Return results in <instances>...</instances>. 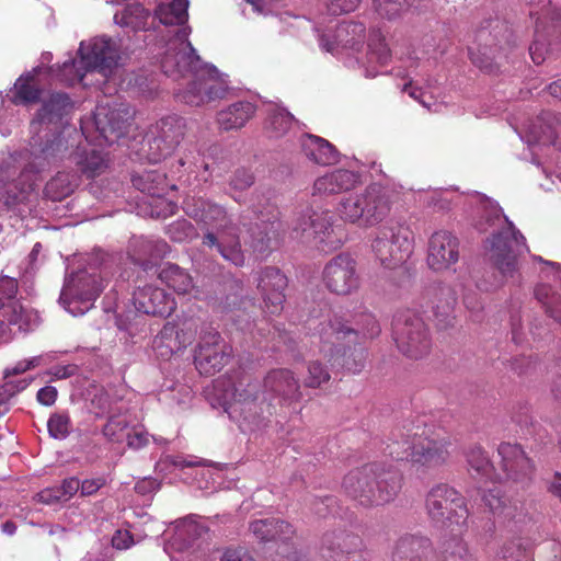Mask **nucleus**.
I'll use <instances>...</instances> for the list:
<instances>
[{
	"label": "nucleus",
	"mask_w": 561,
	"mask_h": 561,
	"mask_svg": "<svg viewBox=\"0 0 561 561\" xmlns=\"http://www.w3.org/2000/svg\"><path fill=\"white\" fill-rule=\"evenodd\" d=\"M71 108L66 93H51L31 123L30 149L11 153L3 160L0 167L1 198L8 210L19 216L30 211L28 204L39 172L65 157L67 141L49 126L61 123Z\"/></svg>",
	"instance_id": "obj_1"
},
{
	"label": "nucleus",
	"mask_w": 561,
	"mask_h": 561,
	"mask_svg": "<svg viewBox=\"0 0 561 561\" xmlns=\"http://www.w3.org/2000/svg\"><path fill=\"white\" fill-rule=\"evenodd\" d=\"M462 201L474 208L478 216L473 224L476 229L480 232L491 230L488 251L493 265L503 277H513L518 270V256L528 251L525 237L503 214L499 204L485 195L473 192L463 196L450 188L437 192V205L442 209L459 205Z\"/></svg>",
	"instance_id": "obj_2"
},
{
	"label": "nucleus",
	"mask_w": 561,
	"mask_h": 561,
	"mask_svg": "<svg viewBox=\"0 0 561 561\" xmlns=\"http://www.w3.org/2000/svg\"><path fill=\"white\" fill-rule=\"evenodd\" d=\"M190 31L180 30L169 41L161 57L162 71L175 80L191 78L187 87L178 93L184 103L201 106L224 99L228 92L226 76L210 64L204 62L188 41Z\"/></svg>",
	"instance_id": "obj_3"
},
{
	"label": "nucleus",
	"mask_w": 561,
	"mask_h": 561,
	"mask_svg": "<svg viewBox=\"0 0 561 561\" xmlns=\"http://www.w3.org/2000/svg\"><path fill=\"white\" fill-rule=\"evenodd\" d=\"M309 329L318 335L321 343V352L332 366H341L346 370L359 373L366 360V352L362 347H342V341L358 343L359 339H374L380 333V327L371 313H363L356 321V328L347 327L342 317L334 314L317 323L314 319L308 320Z\"/></svg>",
	"instance_id": "obj_4"
},
{
	"label": "nucleus",
	"mask_w": 561,
	"mask_h": 561,
	"mask_svg": "<svg viewBox=\"0 0 561 561\" xmlns=\"http://www.w3.org/2000/svg\"><path fill=\"white\" fill-rule=\"evenodd\" d=\"M185 213L208 230L203 244L216 249L220 255L236 266L244 264L238 227L232 222L225 207L204 198H192L184 203Z\"/></svg>",
	"instance_id": "obj_5"
},
{
	"label": "nucleus",
	"mask_w": 561,
	"mask_h": 561,
	"mask_svg": "<svg viewBox=\"0 0 561 561\" xmlns=\"http://www.w3.org/2000/svg\"><path fill=\"white\" fill-rule=\"evenodd\" d=\"M402 486V477L393 467L371 462L350 471L343 480L345 493L364 507L392 502Z\"/></svg>",
	"instance_id": "obj_6"
},
{
	"label": "nucleus",
	"mask_w": 561,
	"mask_h": 561,
	"mask_svg": "<svg viewBox=\"0 0 561 561\" xmlns=\"http://www.w3.org/2000/svg\"><path fill=\"white\" fill-rule=\"evenodd\" d=\"M78 54L79 60L65 61L56 71H51V76L69 85L83 82L88 73L96 72L107 79L118 68L121 61L118 42L105 35L82 41Z\"/></svg>",
	"instance_id": "obj_7"
},
{
	"label": "nucleus",
	"mask_w": 561,
	"mask_h": 561,
	"mask_svg": "<svg viewBox=\"0 0 561 561\" xmlns=\"http://www.w3.org/2000/svg\"><path fill=\"white\" fill-rule=\"evenodd\" d=\"M257 387V383L252 382L248 376L227 387H225V381L216 382V389L220 392V404L230 420L237 423L244 433H252L261 428L266 419L262 402H259Z\"/></svg>",
	"instance_id": "obj_8"
},
{
	"label": "nucleus",
	"mask_w": 561,
	"mask_h": 561,
	"mask_svg": "<svg viewBox=\"0 0 561 561\" xmlns=\"http://www.w3.org/2000/svg\"><path fill=\"white\" fill-rule=\"evenodd\" d=\"M392 194L381 184L373 183L363 191L343 197L337 207L340 218L360 228L381 224L392 209Z\"/></svg>",
	"instance_id": "obj_9"
},
{
	"label": "nucleus",
	"mask_w": 561,
	"mask_h": 561,
	"mask_svg": "<svg viewBox=\"0 0 561 561\" xmlns=\"http://www.w3.org/2000/svg\"><path fill=\"white\" fill-rule=\"evenodd\" d=\"M18 291L16 278L0 276V345L12 341L18 332L34 331L41 323L38 312L16 298Z\"/></svg>",
	"instance_id": "obj_10"
},
{
	"label": "nucleus",
	"mask_w": 561,
	"mask_h": 561,
	"mask_svg": "<svg viewBox=\"0 0 561 561\" xmlns=\"http://www.w3.org/2000/svg\"><path fill=\"white\" fill-rule=\"evenodd\" d=\"M414 233L404 219H391L380 226L371 241V250L381 266L394 270L412 255Z\"/></svg>",
	"instance_id": "obj_11"
},
{
	"label": "nucleus",
	"mask_w": 561,
	"mask_h": 561,
	"mask_svg": "<svg viewBox=\"0 0 561 561\" xmlns=\"http://www.w3.org/2000/svg\"><path fill=\"white\" fill-rule=\"evenodd\" d=\"M425 512L435 526H463L468 518L465 497L445 483L435 484L425 495Z\"/></svg>",
	"instance_id": "obj_12"
},
{
	"label": "nucleus",
	"mask_w": 561,
	"mask_h": 561,
	"mask_svg": "<svg viewBox=\"0 0 561 561\" xmlns=\"http://www.w3.org/2000/svg\"><path fill=\"white\" fill-rule=\"evenodd\" d=\"M103 288L101 276L79 271L66 278L59 302L72 316H82L90 310Z\"/></svg>",
	"instance_id": "obj_13"
},
{
	"label": "nucleus",
	"mask_w": 561,
	"mask_h": 561,
	"mask_svg": "<svg viewBox=\"0 0 561 561\" xmlns=\"http://www.w3.org/2000/svg\"><path fill=\"white\" fill-rule=\"evenodd\" d=\"M392 336L399 351L410 358L416 359L430 352L427 328L423 319L412 310H403L394 316Z\"/></svg>",
	"instance_id": "obj_14"
},
{
	"label": "nucleus",
	"mask_w": 561,
	"mask_h": 561,
	"mask_svg": "<svg viewBox=\"0 0 561 561\" xmlns=\"http://www.w3.org/2000/svg\"><path fill=\"white\" fill-rule=\"evenodd\" d=\"M130 118L131 112L124 103L115 101L99 103L91 122L98 133L93 140L99 146L116 142L125 135Z\"/></svg>",
	"instance_id": "obj_15"
},
{
	"label": "nucleus",
	"mask_w": 561,
	"mask_h": 561,
	"mask_svg": "<svg viewBox=\"0 0 561 561\" xmlns=\"http://www.w3.org/2000/svg\"><path fill=\"white\" fill-rule=\"evenodd\" d=\"M319 46L332 55H339L344 49L358 51L364 44L365 26L360 22H343L316 26Z\"/></svg>",
	"instance_id": "obj_16"
},
{
	"label": "nucleus",
	"mask_w": 561,
	"mask_h": 561,
	"mask_svg": "<svg viewBox=\"0 0 561 561\" xmlns=\"http://www.w3.org/2000/svg\"><path fill=\"white\" fill-rule=\"evenodd\" d=\"M451 442L448 437H430L426 430L414 432V449L411 451V466L425 473L443 466L450 455Z\"/></svg>",
	"instance_id": "obj_17"
},
{
	"label": "nucleus",
	"mask_w": 561,
	"mask_h": 561,
	"mask_svg": "<svg viewBox=\"0 0 561 561\" xmlns=\"http://www.w3.org/2000/svg\"><path fill=\"white\" fill-rule=\"evenodd\" d=\"M184 119L178 115L162 117L151 130L152 139L148 140V160L157 163L171 154L184 135Z\"/></svg>",
	"instance_id": "obj_18"
},
{
	"label": "nucleus",
	"mask_w": 561,
	"mask_h": 561,
	"mask_svg": "<svg viewBox=\"0 0 561 561\" xmlns=\"http://www.w3.org/2000/svg\"><path fill=\"white\" fill-rule=\"evenodd\" d=\"M231 347L216 331L205 332L195 352V366L201 374L214 375L228 364Z\"/></svg>",
	"instance_id": "obj_19"
},
{
	"label": "nucleus",
	"mask_w": 561,
	"mask_h": 561,
	"mask_svg": "<svg viewBox=\"0 0 561 561\" xmlns=\"http://www.w3.org/2000/svg\"><path fill=\"white\" fill-rule=\"evenodd\" d=\"M327 288L336 295H350L359 287L356 262L348 254L333 257L323 270Z\"/></svg>",
	"instance_id": "obj_20"
},
{
	"label": "nucleus",
	"mask_w": 561,
	"mask_h": 561,
	"mask_svg": "<svg viewBox=\"0 0 561 561\" xmlns=\"http://www.w3.org/2000/svg\"><path fill=\"white\" fill-rule=\"evenodd\" d=\"M197 331L196 322L184 321L181 327L168 322L153 340L156 355L164 360L192 344Z\"/></svg>",
	"instance_id": "obj_21"
},
{
	"label": "nucleus",
	"mask_w": 561,
	"mask_h": 561,
	"mask_svg": "<svg viewBox=\"0 0 561 561\" xmlns=\"http://www.w3.org/2000/svg\"><path fill=\"white\" fill-rule=\"evenodd\" d=\"M251 211L256 217L255 229L259 230V233L256 236L254 228L250 229V245L254 251L264 253L271 239L270 230L274 228L275 222L278 220V210L270 197L255 194L251 201Z\"/></svg>",
	"instance_id": "obj_22"
},
{
	"label": "nucleus",
	"mask_w": 561,
	"mask_h": 561,
	"mask_svg": "<svg viewBox=\"0 0 561 561\" xmlns=\"http://www.w3.org/2000/svg\"><path fill=\"white\" fill-rule=\"evenodd\" d=\"M459 260V241L449 231L434 232L427 247L426 262L431 270L440 272L450 268Z\"/></svg>",
	"instance_id": "obj_23"
},
{
	"label": "nucleus",
	"mask_w": 561,
	"mask_h": 561,
	"mask_svg": "<svg viewBox=\"0 0 561 561\" xmlns=\"http://www.w3.org/2000/svg\"><path fill=\"white\" fill-rule=\"evenodd\" d=\"M501 466L507 481L524 488L533 477L534 465L517 444L502 443L497 448Z\"/></svg>",
	"instance_id": "obj_24"
},
{
	"label": "nucleus",
	"mask_w": 561,
	"mask_h": 561,
	"mask_svg": "<svg viewBox=\"0 0 561 561\" xmlns=\"http://www.w3.org/2000/svg\"><path fill=\"white\" fill-rule=\"evenodd\" d=\"M287 277L276 267H265L257 278V289L262 296L264 310L278 314L284 308Z\"/></svg>",
	"instance_id": "obj_25"
},
{
	"label": "nucleus",
	"mask_w": 561,
	"mask_h": 561,
	"mask_svg": "<svg viewBox=\"0 0 561 561\" xmlns=\"http://www.w3.org/2000/svg\"><path fill=\"white\" fill-rule=\"evenodd\" d=\"M358 536L344 531L325 534L322 538V556L327 561H364Z\"/></svg>",
	"instance_id": "obj_26"
},
{
	"label": "nucleus",
	"mask_w": 561,
	"mask_h": 561,
	"mask_svg": "<svg viewBox=\"0 0 561 561\" xmlns=\"http://www.w3.org/2000/svg\"><path fill=\"white\" fill-rule=\"evenodd\" d=\"M362 183L358 171L336 168L318 176L313 182V196H331L356 188Z\"/></svg>",
	"instance_id": "obj_27"
},
{
	"label": "nucleus",
	"mask_w": 561,
	"mask_h": 561,
	"mask_svg": "<svg viewBox=\"0 0 561 561\" xmlns=\"http://www.w3.org/2000/svg\"><path fill=\"white\" fill-rule=\"evenodd\" d=\"M133 301L138 311L151 316L169 317L175 309L173 297L152 285L138 287L134 291Z\"/></svg>",
	"instance_id": "obj_28"
},
{
	"label": "nucleus",
	"mask_w": 561,
	"mask_h": 561,
	"mask_svg": "<svg viewBox=\"0 0 561 561\" xmlns=\"http://www.w3.org/2000/svg\"><path fill=\"white\" fill-rule=\"evenodd\" d=\"M296 231L301 233H308L319 239L320 243L328 242L329 250L337 249L341 245L340 239H331L332 228V216L329 210L316 211L313 209H307L302 213L294 227Z\"/></svg>",
	"instance_id": "obj_29"
},
{
	"label": "nucleus",
	"mask_w": 561,
	"mask_h": 561,
	"mask_svg": "<svg viewBox=\"0 0 561 561\" xmlns=\"http://www.w3.org/2000/svg\"><path fill=\"white\" fill-rule=\"evenodd\" d=\"M264 400L278 399L280 403H290L300 398V387L295 374L285 368L271 370L264 379Z\"/></svg>",
	"instance_id": "obj_30"
},
{
	"label": "nucleus",
	"mask_w": 561,
	"mask_h": 561,
	"mask_svg": "<svg viewBox=\"0 0 561 561\" xmlns=\"http://www.w3.org/2000/svg\"><path fill=\"white\" fill-rule=\"evenodd\" d=\"M561 133V118L552 113H543L525 127L520 133V140L533 149L536 145L557 146L558 135Z\"/></svg>",
	"instance_id": "obj_31"
},
{
	"label": "nucleus",
	"mask_w": 561,
	"mask_h": 561,
	"mask_svg": "<svg viewBox=\"0 0 561 561\" xmlns=\"http://www.w3.org/2000/svg\"><path fill=\"white\" fill-rule=\"evenodd\" d=\"M392 561H437V556L430 538L404 535L394 546Z\"/></svg>",
	"instance_id": "obj_32"
},
{
	"label": "nucleus",
	"mask_w": 561,
	"mask_h": 561,
	"mask_svg": "<svg viewBox=\"0 0 561 561\" xmlns=\"http://www.w3.org/2000/svg\"><path fill=\"white\" fill-rule=\"evenodd\" d=\"M204 533H206V527L199 523V517L187 516L182 518L175 523L174 535L164 543V551L170 556L171 561H178L173 552L184 551Z\"/></svg>",
	"instance_id": "obj_33"
},
{
	"label": "nucleus",
	"mask_w": 561,
	"mask_h": 561,
	"mask_svg": "<svg viewBox=\"0 0 561 561\" xmlns=\"http://www.w3.org/2000/svg\"><path fill=\"white\" fill-rule=\"evenodd\" d=\"M437 324L446 328L451 323L456 305V293L446 285H434L427 290Z\"/></svg>",
	"instance_id": "obj_34"
},
{
	"label": "nucleus",
	"mask_w": 561,
	"mask_h": 561,
	"mask_svg": "<svg viewBox=\"0 0 561 561\" xmlns=\"http://www.w3.org/2000/svg\"><path fill=\"white\" fill-rule=\"evenodd\" d=\"M168 243L159 238L136 237L130 242V256L136 264L148 268L149 261L162 259L169 253Z\"/></svg>",
	"instance_id": "obj_35"
},
{
	"label": "nucleus",
	"mask_w": 561,
	"mask_h": 561,
	"mask_svg": "<svg viewBox=\"0 0 561 561\" xmlns=\"http://www.w3.org/2000/svg\"><path fill=\"white\" fill-rule=\"evenodd\" d=\"M549 14H550L549 16H548V14H545V15H538L536 18L535 39L531 43V45L529 46V54H530L531 60L536 65L542 64L550 53V49H549L550 44L543 33V31L546 30L547 20L548 19L550 20L553 28L561 26V10L554 9L552 12H549Z\"/></svg>",
	"instance_id": "obj_36"
},
{
	"label": "nucleus",
	"mask_w": 561,
	"mask_h": 561,
	"mask_svg": "<svg viewBox=\"0 0 561 561\" xmlns=\"http://www.w3.org/2000/svg\"><path fill=\"white\" fill-rule=\"evenodd\" d=\"M300 141L304 153L314 163L329 165L337 161V151L327 139L306 134Z\"/></svg>",
	"instance_id": "obj_37"
},
{
	"label": "nucleus",
	"mask_w": 561,
	"mask_h": 561,
	"mask_svg": "<svg viewBox=\"0 0 561 561\" xmlns=\"http://www.w3.org/2000/svg\"><path fill=\"white\" fill-rule=\"evenodd\" d=\"M251 533L262 541L289 539L294 534V527L284 520L275 517L257 519L250 524Z\"/></svg>",
	"instance_id": "obj_38"
},
{
	"label": "nucleus",
	"mask_w": 561,
	"mask_h": 561,
	"mask_svg": "<svg viewBox=\"0 0 561 561\" xmlns=\"http://www.w3.org/2000/svg\"><path fill=\"white\" fill-rule=\"evenodd\" d=\"M255 107L251 102L239 101L218 112L217 123L222 130H232L243 127L252 117Z\"/></svg>",
	"instance_id": "obj_39"
},
{
	"label": "nucleus",
	"mask_w": 561,
	"mask_h": 561,
	"mask_svg": "<svg viewBox=\"0 0 561 561\" xmlns=\"http://www.w3.org/2000/svg\"><path fill=\"white\" fill-rule=\"evenodd\" d=\"M43 67H36L32 71L22 75L14 84V95L12 102L15 105H25L34 103L41 94V81L38 76L43 72Z\"/></svg>",
	"instance_id": "obj_40"
},
{
	"label": "nucleus",
	"mask_w": 561,
	"mask_h": 561,
	"mask_svg": "<svg viewBox=\"0 0 561 561\" xmlns=\"http://www.w3.org/2000/svg\"><path fill=\"white\" fill-rule=\"evenodd\" d=\"M70 158L81 174L89 179L102 174L107 168V160L94 148L88 150L85 147H78Z\"/></svg>",
	"instance_id": "obj_41"
},
{
	"label": "nucleus",
	"mask_w": 561,
	"mask_h": 561,
	"mask_svg": "<svg viewBox=\"0 0 561 561\" xmlns=\"http://www.w3.org/2000/svg\"><path fill=\"white\" fill-rule=\"evenodd\" d=\"M159 279L179 295L191 294L195 288L191 275L176 264H164L159 272Z\"/></svg>",
	"instance_id": "obj_42"
},
{
	"label": "nucleus",
	"mask_w": 561,
	"mask_h": 561,
	"mask_svg": "<svg viewBox=\"0 0 561 561\" xmlns=\"http://www.w3.org/2000/svg\"><path fill=\"white\" fill-rule=\"evenodd\" d=\"M77 172H58L45 186V195L53 201H60L70 195L79 185Z\"/></svg>",
	"instance_id": "obj_43"
},
{
	"label": "nucleus",
	"mask_w": 561,
	"mask_h": 561,
	"mask_svg": "<svg viewBox=\"0 0 561 561\" xmlns=\"http://www.w3.org/2000/svg\"><path fill=\"white\" fill-rule=\"evenodd\" d=\"M414 449V432H400L392 435L383 449V455L394 461H410Z\"/></svg>",
	"instance_id": "obj_44"
},
{
	"label": "nucleus",
	"mask_w": 561,
	"mask_h": 561,
	"mask_svg": "<svg viewBox=\"0 0 561 561\" xmlns=\"http://www.w3.org/2000/svg\"><path fill=\"white\" fill-rule=\"evenodd\" d=\"M133 185L149 195L160 196L167 186L165 174L158 170H146L142 173H136L131 178Z\"/></svg>",
	"instance_id": "obj_45"
},
{
	"label": "nucleus",
	"mask_w": 561,
	"mask_h": 561,
	"mask_svg": "<svg viewBox=\"0 0 561 561\" xmlns=\"http://www.w3.org/2000/svg\"><path fill=\"white\" fill-rule=\"evenodd\" d=\"M188 0H173L161 3L156 9V15L162 24L182 25L188 19Z\"/></svg>",
	"instance_id": "obj_46"
},
{
	"label": "nucleus",
	"mask_w": 561,
	"mask_h": 561,
	"mask_svg": "<svg viewBox=\"0 0 561 561\" xmlns=\"http://www.w3.org/2000/svg\"><path fill=\"white\" fill-rule=\"evenodd\" d=\"M467 461L470 471L474 472L476 478L485 479L490 481L502 479V477L496 476L494 473L493 466L481 447L474 446L470 448L469 451L467 453Z\"/></svg>",
	"instance_id": "obj_47"
},
{
	"label": "nucleus",
	"mask_w": 561,
	"mask_h": 561,
	"mask_svg": "<svg viewBox=\"0 0 561 561\" xmlns=\"http://www.w3.org/2000/svg\"><path fill=\"white\" fill-rule=\"evenodd\" d=\"M266 131L270 137L278 138L287 133L294 122L293 115L283 107L271 105L267 110Z\"/></svg>",
	"instance_id": "obj_48"
},
{
	"label": "nucleus",
	"mask_w": 561,
	"mask_h": 561,
	"mask_svg": "<svg viewBox=\"0 0 561 561\" xmlns=\"http://www.w3.org/2000/svg\"><path fill=\"white\" fill-rule=\"evenodd\" d=\"M130 425L131 420L127 410L118 414H111L107 423L103 427V434L110 442L121 444L125 442Z\"/></svg>",
	"instance_id": "obj_49"
},
{
	"label": "nucleus",
	"mask_w": 561,
	"mask_h": 561,
	"mask_svg": "<svg viewBox=\"0 0 561 561\" xmlns=\"http://www.w3.org/2000/svg\"><path fill=\"white\" fill-rule=\"evenodd\" d=\"M535 296L546 312L561 323V296L550 285L543 283L536 286Z\"/></svg>",
	"instance_id": "obj_50"
},
{
	"label": "nucleus",
	"mask_w": 561,
	"mask_h": 561,
	"mask_svg": "<svg viewBox=\"0 0 561 561\" xmlns=\"http://www.w3.org/2000/svg\"><path fill=\"white\" fill-rule=\"evenodd\" d=\"M159 471H163L164 469L172 467L174 470L184 469V468H196L195 469V478L196 479H206L213 478V473L209 468L199 467L198 462L194 460L193 457H184L181 455L176 456H165L161 459L157 465Z\"/></svg>",
	"instance_id": "obj_51"
},
{
	"label": "nucleus",
	"mask_w": 561,
	"mask_h": 561,
	"mask_svg": "<svg viewBox=\"0 0 561 561\" xmlns=\"http://www.w3.org/2000/svg\"><path fill=\"white\" fill-rule=\"evenodd\" d=\"M417 75L419 73L415 70L405 75L410 80L403 84L402 91L409 93L411 98L419 101V103L430 112H438L439 104L437 103L434 92L424 91L421 87L414 85V77Z\"/></svg>",
	"instance_id": "obj_52"
},
{
	"label": "nucleus",
	"mask_w": 561,
	"mask_h": 561,
	"mask_svg": "<svg viewBox=\"0 0 561 561\" xmlns=\"http://www.w3.org/2000/svg\"><path fill=\"white\" fill-rule=\"evenodd\" d=\"M147 15L141 4L133 3L121 12L115 13L114 22L119 26L138 30L145 26Z\"/></svg>",
	"instance_id": "obj_53"
},
{
	"label": "nucleus",
	"mask_w": 561,
	"mask_h": 561,
	"mask_svg": "<svg viewBox=\"0 0 561 561\" xmlns=\"http://www.w3.org/2000/svg\"><path fill=\"white\" fill-rule=\"evenodd\" d=\"M91 407L93 413L98 417H102L104 415L111 416V414H118L126 409L124 408V403L119 401H114L108 392L101 390L95 393L91 400Z\"/></svg>",
	"instance_id": "obj_54"
},
{
	"label": "nucleus",
	"mask_w": 561,
	"mask_h": 561,
	"mask_svg": "<svg viewBox=\"0 0 561 561\" xmlns=\"http://www.w3.org/2000/svg\"><path fill=\"white\" fill-rule=\"evenodd\" d=\"M443 557L444 561H476L468 545L458 537L445 541Z\"/></svg>",
	"instance_id": "obj_55"
},
{
	"label": "nucleus",
	"mask_w": 561,
	"mask_h": 561,
	"mask_svg": "<svg viewBox=\"0 0 561 561\" xmlns=\"http://www.w3.org/2000/svg\"><path fill=\"white\" fill-rule=\"evenodd\" d=\"M48 434L54 439H66L72 430V423L67 412H55L47 421Z\"/></svg>",
	"instance_id": "obj_56"
},
{
	"label": "nucleus",
	"mask_w": 561,
	"mask_h": 561,
	"mask_svg": "<svg viewBox=\"0 0 561 561\" xmlns=\"http://www.w3.org/2000/svg\"><path fill=\"white\" fill-rule=\"evenodd\" d=\"M167 234L175 242H185L196 238L197 231L188 220L178 219L168 226Z\"/></svg>",
	"instance_id": "obj_57"
},
{
	"label": "nucleus",
	"mask_w": 561,
	"mask_h": 561,
	"mask_svg": "<svg viewBox=\"0 0 561 561\" xmlns=\"http://www.w3.org/2000/svg\"><path fill=\"white\" fill-rule=\"evenodd\" d=\"M377 13L385 19L393 20L399 18L407 9V0H374Z\"/></svg>",
	"instance_id": "obj_58"
},
{
	"label": "nucleus",
	"mask_w": 561,
	"mask_h": 561,
	"mask_svg": "<svg viewBox=\"0 0 561 561\" xmlns=\"http://www.w3.org/2000/svg\"><path fill=\"white\" fill-rule=\"evenodd\" d=\"M330 380L329 371L318 360L308 364L307 375L304 378V385L309 388H318Z\"/></svg>",
	"instance_id": "obj_59"
},
{
	"label": "nucleus",
	"mask_w": 561,
	"mask_h": 561,
	"mask_svg": "<svg viewBox=\"0 0 561 561\" xmlns=\"http://www.w3.org/2000/svg\"><path fill=\"white\" fill-rule=\"evenodd\" d=\"M469 56L477 67L488 72H494L501 65V56H491L486 48L483 51H476L473 48H470Z\"/></svg>",
	"instance_id": "obj_60"
},
{
	"label": "nucleus",
	"mask_w": 561,
	"mask_h": 561,
	"mask_svg": "<svg viewBox=\"0 0 561 561\" xmlns=\"http://www.w3.org/2000/svg\"><path fill=\"white\" fill-rule=\"evenodd\" d=\"M150 437L142 425L131 422L125 442L130 449L139 450L149 444Z\"/></svg>",
	"instance_id": "obj_61"
},
{
	"label": "nucleus",
	"mask_w": 561,
	"mask_h": 561,
	"mask_svg": "<svg viewBox=\"0 0 561 561\" xmlns=\"http://www.w3.org/2000/svg\"><path fill=\"white\" fill-rule=\"evenodd\" d=\"M389 60V51L385 46H381L378 50H371L369 47V50L366 56V61L363 64L365 76L367 78H374L376 77L379 71L371 70V64L377 61L380 66H385Z\"/></svg>",
	"instance_id": "obj_62"
},
{
	"label": "nucleus",
	"mask_w": 561,
	"mask_h": 561,
	"mask_svg": "<svg viewBox=\"0 0 561 561\" xmlns=\"http://www.w3.org/2000/svg\"><path fill=\"white\" fill-rule=\"evenodd\" d=\"M30 382L31 380L25 378L19 380H7L3 385L0 386L1 402H3L5 405H10V399L26 389Z\"/></svg>",
	"instance_id": "obj_63"
},
{
	"label": "nucleus",
	"mask_w": 561,
	"mask_h": 561,
	"mask_svg": "<svg viewBox=\"0 0 561 561\" xmlns=\"http://www.w3.org/2000/svg\"><path fill=\"white\" fill-rule=\"evenodd\" d=\"M220 561H260L254 553L247 548H228L222 552Z\"/></svg>",
	"instance_id": "obj_64"
}]
</instances>
